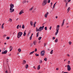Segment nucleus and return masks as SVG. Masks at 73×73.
Listing matches in <instances>:
<instances>
[{
	"label": "nucleus",
	"instance_id": "obj_1",
	"mask_svg": "<svg viewBox=\"0 0 73 73\" xmlns=\"http://www.w3.org/2000/svg\"><path fill=\"white\" fill-rule=\"evenodd\" d=\"M10 8L9 9L10 13H12V12H14L15 9H13V7H14V5L12 4V3H11L10 5Z\"/></svg>",
	"mask_w": 73,
	"mask_h": 73
},
{
	"label": "nucleus",
	"instance_id": "obj_2",
	"mask_svg": "<svg viewBox=\"0 0 73 73\" xmlns=\"http://www.w3.org/2000/svg\"><path fill=\"white\" fill-rule=\"evenodd\" d=\"M59 29H60V25H58L56 27V32L55 34V35L56 36L57 35L58 33V31H59Z\"/></svg>",
	"mask_w": 73,
	"mask_h": 73
},
{
	"label": "nucleus",
	"instance_id": "obj_3",
	"mask_svg": "<svg viewBox=\"0 0 73 73\" xmlns=\"http://www.w3.org/2000/svg\"><path fill=\"white\" fill-rule=\"evenodd\" d=\"M23 34V33L21 32H19L17 34V37L18 38H19L20 37H21V36H22V35Z\"/></svg>",
	"mask_w": 73,
	"mask_h": 73
},
{
	"label": "nucleus",
	"instance_id": "obj_4",
	"mask_svg": "<svg viewBox=\"0 0 73 73\" xmlns=\"http://www.w3.org/2000/svg\"><path fill=\"white\" fill-rule=\"evenodd\" d=\"M47 0H44L43 2L42 3V5H43V6H45V5L47 4Z\"/></svg>",
	"mask_w": 73,
	"mask_h": 73
},
{
	"label": "nucleus",
	"instance_id": "obj_5",
	"mask_svg": "<svg viewBox=\"0 0 73 73\" xmlns=\"http://www.w3.org/2000/svg\"><path fill=\"white\" fill-rule=\"evenodd\" d=\"M45 52L44 50H43L41 51L40 52V54L41 56H44V55H45Z\"/></svg>",
	"mask_w": 73,
	"mask_h": 73
},
{
	"label": "nucleus",
	"instance_id": "obj_6",
	"mask_svg": "<svg viewBox=\"0 0 73 73\" xmlns=\"http://www.w3.org/2000/svg\"><path fill=\"white\" fill-rule=\"evenodd\" d=\"M44 26H43L42 27L41 26L39 28V29L40 32H41V31L43 30V29H44Z\"/></svg>",
	"mask_w": 73,
	"mask_h": 73
},
{
	"label": "nucleus",
	"instance_id": "obj_7",
	"mask_svg": "<svg viewBox=\"0 0 73 73\" xmlns=\"http://www.w3.org/2000/svg\"><path fill=\"white\" fill-rule=\"evenodd\" d=\"M71 70V68H70V66L69 65H67V70L68 71H70Z\"/></svg>",
	"mask_w": 73,
	"mask_h": 73
},
{
	"label": "nucleus",
	"instance_id": "obj_8",
	"mask_svg": "<svg viewBox=\"0 0 73 73\" xmlns=\"http://www.w3.org/2000/svg\"><path fill=\"white\" fill-rule=\"evenodd\" d=\"M49 13L47 12L46 13L44 16L45 18H47V16H48V14Z\"/></svg>",
	"mask_w": 73,
	"mask_h": 73
},
{
	"label": "nucleus",
	"instance_id": "obj_9",
	"mask_svg": "<svg viewBox=\"0 0 73 73\" xmlns=\"http://www.w3.org/2000/svg\"><path fill=\"white\" fill-rule=\"evenodd\" d=\"M24 13V11L23 10H22L19 13V15H22V14Z\"/></svg>",
	"mask_w": 73,
	"mask_h": 73
},
{
	"label": "nucleus",
	"instance_id": "obj_10",
	"mask_svg": "<svg viewBox=\"0 0 73 73\" xmlns=\"http://www.w3.org/2000/svg\"><path fill=\"white\" fill-rule=\"evenodd\" d=\"M7 53V50H5V51L2 52V54H6Z\"/></svg>",
	"mask_w": 73,
	"mask_h": 73
},
{
	"label": "nucleus",
	"instance_id": "obj_11",
	"mask_svg": "<svg viewBox=\"0 0 73 73\" xmlns=\"http://www.w3.org/2000/svg\"><path fill=\"white\" fill-rule=\"evenodd\" d=\"M37 41H36V40H35V41H34L33 42V44L35 45H36V44H37Z\"/></svg>",
	"mask_w": 73,
	"mask_h": 73
},
{
	"label": "nucleus",
	"instance_id": "obj_12",
	"mask_svg": "<svg viewBox=\"0 0 73 73\" xmlns=\"http://www.w3.org/2000/svg\"><path fill=\"white\" fill-rule=\"evenodd\" d=\"M13 49V47L12 46H10V52H11Z\"/></svg>",
	"mask_w": 73,
	"mask_h": 73
},
{
	"label": "nucleus",
	"instance_id": "obj_13",
	"mask_svg": "<svg viewBox=\"0 0 73 73\" xmlns=\"http://www.w3.org/2000/svg\"><path fill=\"white\" fill-rule=\"evenodd\" d=\"M36 32H38V31L40 32V29H39V28L38 29V27H36Z\"/></svg>",
	"mask_w": 73,
	"mask_h": 73
},
{
	"label": "nucleus",
	"instance_id": "obj_14",
	"mask_svg": "<svg viewBox=\"0 0 73 73\" xmlns=\"http://www.w3.org/2000/svg\"><path fill=\"white\" fill-rule=\"evenodd\" d=\"M40 69V65H39L37 67V70H39Z\"/></svg>",
	"mask_w": 73,
	"mask_h": 73
},
{
	"label": "nucleus",
	"instance_id": "obj_15",
	"mask_svg": "<svg viewBox=\"0 0 73 73\" xmlns=\"http://www.w3.org/2000/svg\"><path fill=\"white\" fill-rule=\"evenodd\" d=\"M64 22H65V19H64L63 20V22H62V26H63L64 24Z\"/></svg>",
	"mask_w": 73,
	"mask_h": 73
},
{
	"label": "nucleus",
	"instance_id": "obj_16",
	"mask_svg": "<svg viewBox=\"0 0 73 73\" xmlns=\"http://www.w3.org/2000/svg\"><path fill=\"white\" fill-rule=\"evenodd\" d=\"M33 33L32 34L31 36L30 37L29 40H32V36H33Z\"/></svg>",
	"mask_w": 73,
	"mask_h": 73
},
{
	"label": "nucleus",
	"instance_id": "obj_17",
	"mask_svg": "<svg viewBox=\"0 0 73 73\" xmlns=\"http://www.w3.org/2000/svg\"><path fill=\"white\" fill-rule=\"evenodd\" d=\"M50 54H53V50H51V52H50Z\"/></svg>",
	"mask_w": 73,
	"mask_h": 73
},
{
	"label": "nucleus",
	"instance_id": "obj_18",
	"mask_svg": "<svg viewBox=\"0 0 73 73\" xmlns=\"http://www.w3.org/2000/svg\"><path fill=\"white\" fill-rule=\"evenodd\" d=\"M39 34V32H38L37 33L36 35V37H38V34Z\"/></svg>",
	"mask_w": 73,
	"mask_h": 73
},
{
	"label": "nucleus",
	"instance_id": "obj_19",
	"mask_svg": "<svg viewBox=\"0 0 73 73\" xmlns=\"http://www.w3.org/2000/svg\"><path fill=\"white\" fill-rule=\"evenodd\" d=\"M18 51H19V53L21 52V48H19L18 50Z\"/></svg>",
	"mask_w": 73,
	"mask_h": 73
},
{
	"label": "nucleus",
	"instance_id": "obj_20",
	"mask_svg": "<svg viewBox=\"0 0 73 73\" xmlns=\"http://www.w3.org/2000/svg\"><path fill=\"white\" fill-rule=\"evenodd\" d=\"M35 52V51H33L31 52L29 54V55H31V54H33V53H34Z\"/></svg>",
	"mask_w": 73,
	"mask_h": 73
},
{
	"label": "nucleus",
	"instance_id": "obj_21",
	"mask_svg": "<svg viewBox=\"0 0 73 73\" xmlns=\"http://www.w3.org/2000/svg\"><path fill=\"white\" fill-rule=\"evenodd\" d=\"M29 67L28 64H26L25 66V68L26 69H27Z\"/></svg>",
	"mask_w": 73,
	"mask_h": 73
},
{
	"label": "nucleus",
	"instance_id": "obj_22",
	"mask_svg": "<svg viewBox=\"0 0 73 73\" xmlns=\"http://www.w3.org/2000/svg\"><path fill=\"white\" fill-rule=\"evenodd\" d=\"M26 63V61L25 60H24L23 61V64H25Z\"/></svg>",
	"mask_w": 73,
	"mask_h": 73
},
{
	"label": "nucleus",
	"instance_id": "obj_23",
	"mask_svg": "<svg viewBox=\"0 0 73 73\" xmlns=\"http://www.w3.org/2000/svg\"><path fill=\"white\" fill-rule=\"evenodd\" d=\"M27 35V33H25V31L24 32V33L23 34V36H26V35Z\"/></svg>",
	"mask_w": 73,
	"mask_h": 73
},
{
	"label": "nucleus",
	"instance_id": "obj_24",
	"mask_svg": "<svg viewBox=\"0 0 73 73\" xmlns=\"http://www.w3.org/2000/svg\"><path fill=\"white\" fill-rule=\"evenodd\" d=\"M12 21V19H11L10 18L9 20V21L10 23H11Z\"/></svg>",
	"mask_w": 73,
	"mask_h": 73
},
{
	"label": "nucleus",
	"instance_id": "obj_25",
	"mask_svg": "<svg viewBox=\"0 0 73 73\" xmlns=\"http://www.w3.org/2000/svg\"><path fill=\"white\" fill-rule=\"evenodd\" d=\"M54 42H58V39L57 38H56V39L54 40Z\"/></svg>",
	"mask_w": 73,
	"mask_h": 73
},
{
	"label": "nucleus",
	"instance_id": "obj_26",
	"mask_svg": "<svg viewBox=\"0 0 73 73\" xmlns=\"http://www.w3.org/2000/svg\"><path fill=\"white\" fill-rule=\"evenodd\" d=\"M22 28V29H24V28H25V26L24 25V24L23 25Z\"/></svg>",
	"mask_w": 73,
	"mask_h": 73
},
{
	"label": "nucleus",
	"instance_id": "obj_27",
	"mask_svg": "<svg viewBox=\"0 0 73 73\" xmlns=\"http://www.w3.org/2000/svg\"><path fill=\"white\" fill-rule=\"evenodd\" d=\"M4 23L2 25V26L1 27V28L2 29H4V27H3V26L4 25Z\"/></svg>",
	"mask_w": 73,
	"mask_h": 73
},
{
	"label": "nucleus",
	"instance_id": "obj_28",
	"mask_svg": "<svg viewBox=\"0 0 73 73\" xmlns=\"http://www.w3.org/2000/svg\"><path fill=\"white\" fill-rule=\"evenodd\" d=\"M70 7H69L67 9V11L68 12H69V11H70Z\"/></svg>",
	"mask_w": 73,
	"mask_h": 73
},
{
	"label": "nucleus",
	"instance_id": "obj_29",
	"mask_svg": "<svg viewBox=\"0 0 73 73\" xmlns=\"http://www.w3.org/2000/svg\"><path fill=\"white\" fill-rule=\"evenodd\" d=\"M41 38H42V37H40L38 38V40H39V41H40V40H41Z\"/></svg>",
	"mask_w": 73,
	"mask_h": 73
},
{
	"label": "nucleus",
	"instance_id": "obj_30",
	"mask_svg": "<svg viewBox=\"0 0 73 73\" xmlns=\"http://www.w3.org/2000/svg\"><path fill=\"white\" fill-rule=\"evenodd\" d=\"M30 24L31 26H32V25H33V22H30Z\"/></svg>",
	"mask_w": 73,
	"mask_h": 73
},
{
	"label": "nucleus",
	"instance_id": "obj_31",
	"mask_svg": "<svg viewBox=\"0 0 73 73\" xmlns=\"http://www.w3.org/2000/svg\"><path fill=\"white\" fill-rule=\"evenodd\" d=\"M42 60H40L39 61V64H41V63H42Z\"/></svg>",
	"mask_w": 73,
	"mask_h": 73
},
{
	"label": "nucleus",
	"instance_id": "obj_32",
	"mask_svg": "<svg viewBox=\"0 0 73 73\" xmlns=\"http://www.w3.org/2000/svg\"><path fill=\"white\" fill-rule=\"evenodd\" d=\"M69 44L70 45H71L72 44V43L70 42V41L68 42Z\"/></svg>",
	"mask_w": 73,
	"mask_h": 73
},
{
	"label": "nucleus",
	"instance_id": "obj_33",
	"mask_svg": "<svg viewBox=\"0 0 73 73\" xmlns=\"http://www.w3.org/2000/svg\"><path fill=\"white\" fill-rule=\"evenodd\" d=\"M33 7H31V9H29V11H32V10L33 9Z\"/></svg>",
	"mask_w": 73,
	"mask_h": 73
},
{
	"label": "nucleus",
	"instance_id": "obj_34",
	"mask_svg": "<svg viewBox=\"0 0 73 73\" xmlns=\"http://www.w3.org/2000/svg\"><path fill=\"white\" fill-rule=\"evenodd\" d=\"M44 60L46 61H47V58H45L44 59Z\"/></svg>",
	"mask_w": 73,
	"mask_h": 73
},
{
	"label": "nucleus",
	"instance_id": "obj_35",
	"mask_svg": "<svg viewBox=\"0 0 73 73\" xmlns=\"http://www.w3.org/2000/svg\"><path fill=\"white\" fill-rule=\"evenodd\" d=\"M55 5H56V4H54L53 6V8H55Z\"/></svg>",
	"mask_w": 73,
	"mask_h": 73
},
{
	"label": "nucleus",
	"instance_id": "obj_36",
	"mask_svg": "<svg viewBox=\"0 0 73 73\" xmlns=\"http://www.w3.org/2000/svg\"><path fill=\"white\" fill-rule=\"evenodd\" d=\"M35 56H39V55L38 54H37V53L35 54Z\"/></svg>",
	"mask_w": 73,
	"mask_h": 73
},
{
	"label": "nucleus",
	"instance_id": "obj_37",
	"mask_svg": "<svg viewBox=\"0 0 73 73\" xmlns=\"http://www.w3.org/2000/svg\"><path fill=\"white\" fill-rule=\"evenodd\" d=\"M17 29H19V25H18L17 26Z\"/></svg>",
	"mask_w": 73,
	"mask_h": 73
},
{
	"label": "nucleus",
	"instance_id": "obj_38",
	"mask_svg": "<svg viewBox=\"0 0 73 73\" xmlns=\"http://www.w3.org/2000/svg\"><path fill=\"white\" fill-rule=\"evenodd\" d=\"M9 38H10L9 37H7V40H9Z\"/></svg>",
	"mask_w": 73,
	"mask_h": 73
},
{
	"label": "nucleus",
	"instance_id": "obj_39",
	"mask_svg": "<svg viewBox=\"0 0 73 73\" xmlns=\"http://www.w3.org/2000/svg\"><path fill=\"white\" fill-rule=\"evenodd\" d=\"M44 29H45V31H46L47 30V27H45L44 28Z\"/></svg>",
	"mask_w": 73,
	"mask_h": 73
},
{
	"label": "nucleus",
	"instance_id": "obj_40",
	"mask_svg": "<svg viewBox=\"0 0 73 73\" xmlns=\"http://www.w3.org/2000/svg\"><path fill=\"white\" fill-rule=\"evenodd\" d=\"M67 57H70V55L69 54H67Z\"/></svg>",
	"mask_w": 73,
	"mask_h": 73
},
{
	"label": "nucleus",
	"instance_id": "obj_41",
	"mask_svg": "<svg viewBox=\"0 0 73 73\" xmlns=\"http://www.w3.org/2000/svg\"><path fill=\"white\" fill-rule=\"evenodd\" d=\"M70 61H69L68 62V65H69V64H70Z\"/></svg>",
	"mask_w": 73,
	"mask_h": 73
},
{
	"label": "nucleus",
	"instance_id": "obj_42",
	"mask_svg": "<svg viewBox=\"0 0 73 73\" xmlns=\"http://www.w3.org/2000/svg\"><path fill=\"white\" fill-rule=\"evenodd\" d=\"M37 48H35V52H37Z\"/></svg>",
	"mask_w": 73,
	"mask_h": 73
},
{
	"label": "nucleus",
	"instance_id": "obj_43",
	"mask_svg": "<svg viewBox=\"0 0 73 73\" xmlns=\"http://www.w3.org/2000/svg\"><path fill=\"white\" fill-rule=\"evenodd\" d=\"M50 0H48V3H50Z\"/></svg>",
	"mask_w": 73,
	"mask_h": 73
},
{
	"label": "nucleus",
	"instance_id": "obj_44",
	"mask_svg": "<svg viewBox=\"0 0 73 73\" xmlns=\"http://www.w3.org/2000/svg\"><path fill=\"white\" fill-rule=\"evenodd\" d=\"M54 39H55V37H52V40H54Z\"/></svg>",
	"mask_w": 73,
	"mask_h": 73
},
{
	"label": "nucleus",
	"instance_id": "obj_45",
	"mask_svg": "<svg viewBox=\"0 0 73 73\" xmlns=\"http://www.w3.org/2000/svg\"><path fill=\"white\" fill-rule=\"evenodd\" d=\"M56 70H59V68H57L56 69Z\"/></svg>",
	"mask_w": 73,
	"mask_h": 73
},
{
	"label": "nucleus",
	"instance_id": "obj_46",
	"mask_svg": "<svg viewBox=\"0 0 73 73\" xmlns=\"http://www.w3.org/2000/svg\"><path fill=\"white\" fill-rule=\"evenodd\" d=\"M68 5V3H66V7H67V5Z\"/></svg>",
	"mask_w": 73,
	"mask_h": 73
},
{
	"label": "nucleus",
	"instance_id": "obj_47",
	"mask_svg": "<svg viewBox=\"0 0 73 73\" xmlns=\"http://www.w3.org/2000/svg\"><path fill=\"white\" fill-rule=\"evenodd\" d=\"M5 73H8V71H7V70L6 71H5Z\"/></svg>",
	"mask_w": 73,
	"mask_h": 73
},
{
	"label": "nucleus",
	"instance_id": "obj_48",
	"mask_svg": "<svg viewBox=\"0 0 73 73\" xmlns=\"http://www.w3.org/2000/svg\"><path fill=\"white\" fill-rule=\"evenodd\" d=\"M51 29H52V26H50V30H51Z\"/></svg>",
	"mask_w": 73,
	"mask_h": 73
},
{
	"label": "nucleus",
	"instance_id": "obj_49",
	"mask_svg": "<svg viewBox=\"0 0 73 73\" xmlns=\"http://www.w3.org/2000/svg\"><path fill=\"white\" fill-rule=\"evenodd\" d=\"M19 27V28H21V25H20Z\"/></svg>",
	"mask_w": 73,
	"mask_h": 73
},
{
	"label": "nucleus",
	"instance_id": "obj_50",
	"mask_svg": "<svg viewBox=\"0 0 73 73\" xmlns=\"http://www.w3.org/2000/svg\"><path fill=\"white\" fill-rule=\"evenodd\" d=\"M36 24V22H34V25H35Z\"/></svg>",
	"mask_w": 73,
	"mask_h": 73
},
{
	"label": "nucleus",
	"instance_id": "obj_51",
	"mask_svg": "<svg viewBox=\"0 0 73 73\" xmlns=\"http://www.w3.org/2000/svg\"><path fill=\"white\" fill-rule=\"evenodd\" d=\"M7 35H3V37H6V36Z\"/></svg>",
	"mask_w": 73,
	"mask_h": 73
},
{
	"label": "nucleus",
	"instance_id": "obj_52",
	"mask_svg": "<svg viewBox=\"0 0 73 73\" xmlns=\"http://www.w3.org/2000/svg\"><path fill=\"white\" fill-rule=\"evenodd\" d=\"M33 68H34L35 69H36V68H35V66H34L33 67Z\"/></svg>",
	"mask_w": 73,
	"mask_h": 73
},
{
	"label": "nucleus",
	"instance_id": "obj_53",
	"mask_svg": "<svg viewBox=\"0 0 73 73\" xmlns=\"http://www.w3.org/2000/svg\"><path fill=\"white\" fill-rule=\"evenodd\" d=\"M9 56H11V54H9Z\"/></svg>",
	"mask_w": 73,
	"mask_h": 73
},
{
	"label": "nucleus",
	"instance_id": "obj_54",
	"mask_svg": "<svg viewBox=\"0 0 73 73\" xmlns=\"http://www.w3.org/2000/svg\"><path fill=\"white\" fill-rule=\"evenodd\" d=\"M34 27H36V25H34Z\"/></svg>",
	"mask_w": 73,
	"mask_h": 73
},
{
	"label": "nucleus",
	"instance_id": "obj_55",
	"mask_svg": "<svg viewBox=\"0 0 73 73\" xmlns=\"http://www.w3.org/2000/svg\"><path fill=\"white\" fill-rule=\"evenodd\" d=\"M55 17L56 19H57V18H58V17L57 16H56Z\"/></svg>",
	"mask_w": 73,
	"mask_h": 73
},
{
	"label": "nucleus",
	"instance_id": "obj_56",
	"mask_svg": "<svg viewBox=\"0 0 73 73\" xmlns=\"http://www.w3.org/2000/svg\"><path fill=\"white\" fill-rule=\"evenodd\" d=\"M70 1H71V0H69L68 1V2H70Z\"/></svg>",
	"mask_w": 73,
	"mask_h": 73
},
{
	"label": "nucleus",
	"instance_id": "obj_57",
	"mask_svg": "<svg viewBox=\"0 0 73 73\" xmlns=\"http://www.w3.org/2000/svg\"><path fill=\"white\" fill-rule=\"evenodd\" d=\"M64 73H68V72H64Z\"/></svg>",
	"mask_w": 73,
	"mask_h": 73
},
{
	"label": "nucleus",
	"instance_id": "obj_58",
	"mask_svg": "<svg viewBox=\"0 0 73 73\" xmlns=\"http://www.w3.org/2000/svg\"><path fill=\"white\" fill-rule=\"evenodd\" d=\"M26 2L27 3H28V1H26Z\"/></svg>",
	"mask_w": 73,
	"mask_h": 73
},
{
	"label": "nucleus",
	"instance_id": "obj_59",
	"mask_svg": "<svg viewBox=\"0 0 73 73\" xmlns=\"http://www.w3.org/2000/svg\"><path fill=\"white\" fill-rule=\"evenodd\" d=\"M4 44H5V45H6L7 44V43H5Z\"/></svg>",
	"mask_w": 73,
	"mask_h": 73
},
{
	"label": "nucleus",
	"instance_id": "obj_60",
	"mask_svg": "<svg viewBox=\"0 0 73 73\" xmlns=\"http://www.w3.org/2000/svg\"><path fill=\"white\" fill-rule=\"evenodd\" d=\"M15 32H14V33H13V35H14V34H15Z\"/></svg>",
	"mask_w": 73,
	"mask_h": 73
},
{
	"label": "nucleus",
	"instance_id": "obj_61",
	"mask_svg": "<svg viewBox=\"0 0 73 73\" xmlns=\"http://www.w3.org/2000/svg\"><path fill=\"white\" fill-rule=\"evenodd\" d=\"M50 4H53V3H50Z\"/></svg>",
	"mask_w": 73,
	"mask_h": 73
},
{
	"label": "nucleus",
	"instance_id": "obj_62",
	"mask_svg": "<svg viewBox=\"0 0 73 73\" xmlns=\"http://www.w3.org/2000/svg\"><path fill=\"white\" fill-rule=\"evenodd\" d=\"M66 61V59H65V60H64V61Z\"/></svg>",
	"mask_w": 73,
	"mask_h": 73
},
{
	"label": "nucleus",
	"instance_id": "obj_63",
	"mask_svg": "<svg viewBox=\"0 0 73 73\" xmlns=\"http://www.w3.org/2000/svg\"><path fill=\"white\" fill-rule=\"evenodd\" d=\"M1 52V50H0V52Z\"/></svg>",
	"mask_w": 73,
	"mask_h": 73
},
{
	"label": "nucleus",
	"instance_id": "obj_64",
	"mask_svg": "<svg viewBox=\"0 0 73 73\" xmlns=\"http://www.w3.org/2000/svg\"><path fill=\"white\" fill-rule=\"evenodd\" d=\"M52 4H51V6H52Z\"/></svg>",
	"mask_w": 73,
	"mask_h": 73
}]
</instances>
